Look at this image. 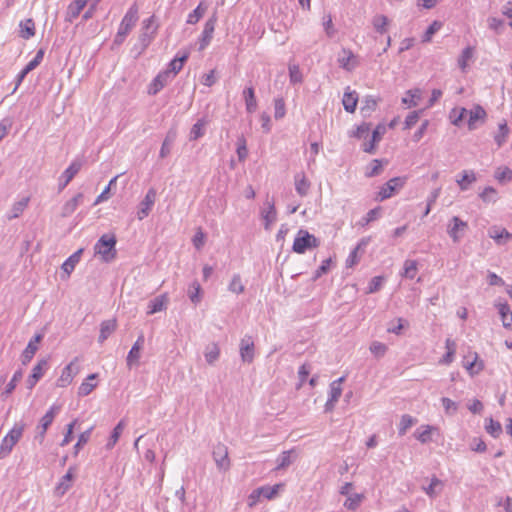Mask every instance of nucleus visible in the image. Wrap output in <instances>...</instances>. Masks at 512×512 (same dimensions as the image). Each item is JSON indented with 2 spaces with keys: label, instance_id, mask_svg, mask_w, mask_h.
I'll return each mask as SVG.
<instances>
[{
  "label": "nucleus",
  "instance_id": "nucleus-16",
  "mask_svg": "<svg viewBox=\"0 0 512 512\" xmlns=\"http://www.w3.org/2000/svg\"><path fill=\"white\" fill-rule=\"evenodd\" d=\"M80 161H73L59 178V190H63L81 169Z\"/></svg>",
  "mask_w": 512,
  "mask_h": 512
},
{
  "label": "nucleus",
  "instance_id": "nucleus-27",
  "mask_svg": "<svg viewBox=\"0 0 512 512\" xmlns=\"http://www.w3.org/2000/svg\"><path fill=\"white\" fill-rule=\"evenodd\" d=\"M243 98L246 105V110L248 113H254L257 109V100L255 97L254 88L247 87L243 90Z\"/></svg>",
  "mask_w": 512,
  "mask_h": 512
},
{
  "label": "nucleus",
  "instance_id": "nucleus-14",
  "mask_svg": "<svg viewBox=\"0 0 512 512\" xmlns=\"http://www.w3.org/2000/svg\"><path fill=\"white\" fill-rule=\"evenodd\" d=\"M41 334H36L27 344L26 348L22 352L21 362L23 365H27L34 357L38 350V343L42 340Z\"/></svg>",
  "mask_w": 512,
  "mask_h": 512
},
{
  "label": "nucleus",
  "instance_id": "nucleus-47",
  "mask_svg": "<svg viewBox=\"0 0 512 512\" xmlns=\"http://www.w3.org/2000/svg\"><path fill=\"white\" fill-rule=\"evenodd\" d=\"M364 499L363 494L355 493L347 497L346 501L344 502V506L351 511H355L360 506L361 502Z\"/></svg>",
  "mask_w": 512,
  "mask_h": 512
},
{
  "label": "nucleus",
  "instance_id": "nucleus-17",
  "mask_svg": "<svg viewBox=\"0 0 512 512\" xmlns=\"http://www.w3.org/2000/svg\"><path fill=\"white\" fill-rule=\"evenodd\" d=\"M240 356L243 362L251 363L254 359V342L251 337L245 336L240 343Z\"/></svg>",
  "mask_w": 512,
  "mask_h": 512
},
{
  "label": "nucleus",
  "instance_id": "nucleus-62",
  "mask_svg": "<svg viewBox=\"0 0 512 512\" xmlns=\"http://www.w3.org/2000/svg\"><path fill=\"white\" fill-rule=\"evenodd\" d=\"M274 117L275 119H282L286 114L285 101L283 98H276L274 100Z\"/></svg>",
  "mask_w": 512,
  "mask_h": 512
},
{
  "label": "nucleus",
  "instance_id": "nucleus-20",
  "mask_svg": "<svg viewBox=\"0 0 512 512\" xmlns=\"http://www.w3.org/2000/svg\"><path fill=\"white\" fill-rule=\"evenodd\" d=\"M89 0H74L71 2L67 8L66 12V21L72 23L87 5Z\"/></svg>",
  "mask_w": 512,
  "mask_h": 512
},
{
  "label": "nucleus",
  "instance_id": "nucleus-25",
  "mask_svg": "<svg viewBox=\"0 0 512 512\" xmlns=\"http://www.w3.org/2000/svg\"><path fill=\"white\" fill-rule=\"evenodd\" d=\"M167 301L168 299L166 295H160L153 298L149 301L147 314L152 315L164 310L166 308Z\"/></svg>",
  "mask_w": 512,
  "mask_h": 512
},
{
  "label": "nucleus",
  "instance_id": "nucleus-21",
  "mask_svg": "<svg viewBox=\"0 0 512 512\" xmlns=\"http://www.w3.org/2000/svg\"><path fill=\"white\" fill-rule=\"evenodd\" d=\"M171 79L172 78H170V72H160L151 83L149 87V94H157L161 89H163L167 85V83Z\"/></svg>",
  "mask_w": 512,
  "mask_h": 512
},
{
  "label": "nucleus",
  "instance_id": "nucleus-48",
  "mask_svg": "<svg viewBox=\"0 0 512 512\" xmlns=\"http://www.w3.org/2000/svg\"><path fill=\"white\" fill-rule=\"evenodd\" d=\"M416 423V419L408 414H404L401 417L399 427H398V433L400 436H403L406 434L407 430L411 428Z\"/></svg>",
  "mask_w": 512,
  "mask_h": 512
},
{
  "label": "nucleus",
  "instance_id": "nucleus-28",
  "mask_svg": "<svg viewBox=\"0 0 512 512\" xmlns=\"http://www.w3.org/2000/svg\"><path fill=\"white\" fill-rule=\"evenodd\" d=\"M310 189V182L304 175V173H298L295 175V190L301 196L304 197L308 194Z\"/></svg>",
  "mask_w": 512,
  "mask_h": 512
},
{
  "label": "nucleus",
  "instance_id": "nucleus-34",
  "mask_svg": "<svg viewBox=\"0 0 512 512\" xmlns=\"http://www.w3.org/2000/svg\"><path fill=\"white\" fill-rule=\"evenodd\" d=\"M205 360L208 364H214L220 356V348L216 343H210L205 347L204 351Z\"/></svg>",
  "mask_w": 512,
  "mask_h": 512
},
{
  "label": "nucleus",
  "instance_id": "nucleus-12",
  "mask_svg": "<svg viewBox=\"0 0 512 512\" xmlns=\"http://www.w3.org/2000/svg\"><path fill=\"white\" fill-rule=\"evenodd\" d=\"M48 368V361L46 359H42L38 361V363L32 369V373L28 377L26 383L28 389H33L36 383L42 378L44 372Z\"/></svg>",
  "mask_w": 512,
  "mask_h": 512
},
{
  "label": "nucleus",
  "instance_id": "nucleus-52",
  "mask_svg": "<svg viewBox=\"0 0 512 512\" xmlns=\"http://www.w3.org/2000/svg\"><path fill=\"white\" fill-rule=\"evenodd\" d=\"M383 170V164L381 160L374 159L367 167L365 176L368 178L378 176Z\"/></svg>",
  "mask_w": 512,
  "mask_h": 512
},
{
  "label": "nucleus",
  "instance_id": "nucleus-61",
  "mask_svg": "<svg viewBox=\"0 0 512 512\" xmlns=\"http://www.w3.org/2000/svg\"><path fill=\"white\" fill-rule=\"evenodd\" d=\"M373 26L378 33H385L388 24V18L384 15H377L373 18Z\"/></svg>",
  "mask_w": 512,
  "mask_h": 512
},
{
  "label": "nucleus",
  "instance_id": "nucleus-41",
  "mask_svg": "<svg viewBox=\"0 0 512 512\" xmlns=\"http://www.w3.org/2000/svg\"><path fill=\"white\" fill-rule=\"evenodd\" d=\"M344 380H345V378L342 376V377L338 378L337 380H334L330 384L329 399H331L332 401H336V402L339 400V398L342 394L341 384L343 383Z\"/></svg>",
  "mask_w": 512,
  "mask_h": 512
},
{
  "label": "nucleus",
  "instance_id": "nucleus-10",
  "mask_svg": "<svg viewBox=\"0 0 512 512\" xmlns=\"http://www.w3.org/2000/svg\"><path fill=\"white\" fill-rule=\"evenodd\" d=\"M264 204L265 207L261 210V217L264 220V228L269 230L271 225L277 219V211L273 199H269V197H267Z\"/></svg>",
  "mask_w": 512,
  "mask_h": 512
},
{
  "label": "nucleus",
  "instance_id": "nucleus-39",
  "mask_svg": "<svg viewBox=\"0 0 512 512\" xmlns=\"http://www.w3.org/2000/svg\"><path fill=\"white\" fill-rule=\"evenodd\" d=\"M82 252H83V249L77 250L69 258H67L65 260V262L62 264L63 271L66 272L68 275H70L72 273L76 264L80 261Z\"/></svg>",
  "mask_w": 512,
  "mask_h": 512
},
{
  "label": "nucleus",
  "instance_id": "nucleus-7",
  "mask_svg": "<svg viewBox=\"0 0 512 512\" xmlns=\"http://www.w3.org/2000/svg\"><path fill=\"white\" fill-rule=\"evenodd\" d=\"M156 195H157V193L154 188H150L147 191L144 199L139 203V206H138V211H137L138 220L141 221L149 215V213L152 210V207L155 204Z\"/></svg>",
  "mask_w": 512,
  "mask_h": 512
},
{
  "label": "nucleus",
  "instance_id": "nucleus-8",
  "mask_svg": "<svg viewBox=\"0 0 512 512\" xmlns=\"http://www.w3.org/2000/svg\"><path fill=\"white\" fill-rule=\"evenodd\" d=\"M217 23V13L214 12L212 16L206 21L204 29L199 41V50H204L211 42L213 33Z\"/></svg>",
  "mask_w": 512,
  "mask_h": 512
},
{
  "label": "nucleus",
  "instance_id": "nucleus-35",
  "mask_svg": "<svg viewBox=\"0 0 512 512\" xmlns=\"http://www.w3.org/2000/svg\"><path fill=\"white\" fill-rule=\"evenodd\" d=\"M421 98V90L410 89L406 92L405 96L402 98V103L406 105L408 108L415 107L418 105V101Z\"/></svg>",
  "mask_w": 512,
  "mask_h": 512
},
{
  "label": "nucleus",
  "instance_id": "nucleus-45",
  "mask_svg": "<svg viewBox=\"0 0 512 512\" xmlns=\"http://www.w3.org/2000/svg\"><path fill=\"white\" fill-rule=\"evenodd\" d=\"M473 56H474V48L471 46L466 47L462 51L461 55L458 58V66L460 67V69L462 71L466 70V68L468 66V62L473 58Z\"/></svg>",
  "mask_w": 512,
  "mask_h": 512
},
{
  "label": "nucleus",
  "instance_id": "nucleus-3",
  "mask_svg": "<svg viewBox=\"0 0 512 512\" xmlns=\"http://www.w3.org/2000/svg\"><path fill=\"white\" fill-rule=\"evenodd\" d=\"M319 245L320 241L318 238L307 230L300 229L294 239L292 250L297 254H304L307 250L317 248Z\"/></svg>",
  "mask_w": 512,
  "mask_h": 512
},
{
  "label": "nucleus",
  "instance_id": "nucleus-6",
  "mask_svg": "<svg viewBox=\"0 0 512 512\" xmlns=\"http://www.w3.org/2000/svg\"><path fill=\"white\" fill-rule=\"evenodd\" d=\"M213 459L216 463V466L221 471H227L230 468V460L228 457V448L222 444L218 443L213 448Z\"/></svg>",
  "mask_w": 512,
  "mask_h": 512
},
{
  "label": "nucleus",
  "instance_id": "nucleus-31",
  "mask_svg": "<svg viewBox=\"0 0 512 512\" xmlns=\"http://www.w3.org/2000/svg\"><path fill=\"white\" fill-rule=\"evenodd\" d=\"M152 22H153V17H150V18L144 20V22H143V31L141 32V34L139 36V41L142 44V50L146 49L149 46V44L153 38L154 31H152L151 33L148 31L150 28V24Z\"/></svg>",
  "mask_w": 512,
  "mask_h": 512
},
{
  "label": "nucleus",
  "instance_id": "nucleus-37",
  "mask_svg": "<svg viewBox=\"0 0 512 512\" xmlns=\"http://www.w3.org/2000/svg\"><path fill=\"white\" fill-rule=\"evenodd\" d=\"M97 377H98V374H96V373L88 375V377L79 386L78 395L79 396L89 395L97 385L96 383H92L91 381L95 380Z\"/></svg>",
  "mask_w": 512,
  "mask_h": 512
},
{
  "label": "nucleus",
  "instance_id": "nucleus-19",
  "mask_svg": "<svg viewBox=\"0 0 512 512\" xmlns=\"http://www.w3.org/2000/svg\"><path fill=\"white\" fill-rule=\"evenodd\" d=\"M488 236L492 238L497 245H504L507 241L512 239L510 232L496 225L489 228Z\"/></svg>",
  "mask_w": 512,
  "mask_h": 512
},
{
  "label": "nucleus",
  "instance_id": "nucleus-46",
  "mask_svg": "<svg viewBox=\"0 0 512 512\" xmlns=\"http://www.w3.org/2000/svg\"><path fill=\"white\" fill-rule=\"evenodd\" d=\"M23 377V371L22 369L17 370L14 375L12 376L11 380L6 385L5 390L2 392V397L6 398L9 394L13 392V390L16 388L17 383L22 379Z\"/></svg>",
  "mask_w": 512,
  "mask_h": 512
},
{
  "label": "nucleus",
  "instance_id": "nucleus-43",
  "mask_svg": "<svg viewBox=\"0 0 512 512\" xmlns=\"http://www.w3.org/2000/svg\"><path fill=\"white\" fill-rule=\"evenodd\" d=\"M207 10V5H204L203 2H200L199 5L189 13L187 17L188 24H196L205 14Z\"/></svg>",
  "mask_w": 512,
  "mask_h": 512
},
{
  "label": "nucleus",
  "instance_id": "nucleus-26",
  "mask_svg": "<svg viewBox=\"0 0 512 512\" xmlns=\"http://www.w3.org/2000/svg\"><path fill=\"white\" fill-rule=\"evenodd\" d=\"M208 124V120L206 118L199 119L190 129L189 140L195 141L205 134V129Z\"/></svg>",
  "mask_w": 512,
  "mask_h": 512
},
{
  "label": "nucleus",
  "instance_id": "nucleus-53",
  "mask_svg": "<svg viewBox=\"0 0 512 512\" xmlns=\"http://www.w3.org/2000/svg\"><path fill=\"white\" fill-rule=\"evenodd\" d=\"M28 202L29 198H23L22 200L14 203L11 208V215H9L8 218L11 220L19 217L28 205Z\"/></svg>",
  "mask_w": 512,
  "mask_h": 512
},
{
  "label": "nucleus",
  "instance_id": "nucleus-64",
  "mask_svg": "<svg viewBox=\"0 0 512 512\" xmlns=\"http://www.w3.org/2000/svg\"><path fill=\"white\" fill-rule=\"evenodd\" d=\"M495 178L499 182L510 181L512 179V170L507 167L499 168L495 173Z\"/></svg>",
  "mask_w": 512,
  "mask_h": 512
},
{
  "label": "nucleus",
  "instance_id": "nucleus-38",
  "mask_svg": "<svg viewBox=\"0 0 512 512\" xmlns=\"http://www.w3.org/2000/svg\"><path fill=\"white\" fill-rule=\"evenodd\" d=\"M353 59L354 54L351 50L342 49V53L339 55L338 62L343 69L351 71L355 67V64L352 63Z\"/></svg>",
  "mask_w": 512,
  "mask_h": 512
},
{
  "label": "nucleus",
  "instance_id": "nucleus-33",
  "mask_svg": "<svg viewBox=\"0 0 512 512\" xmlns=\"http://www.w3.org/2000/svg\"><path fill=\"white\" fill-rule=\"evenodd\" d=\"M498 311L505 328H512V311L507 303H499L497 305Z\"/></svg>",
  "mask_w": 512,
  "mask_h": 512
},
{
  "label": "nucleus",
  "instance_id": "nucleus-11",
  "mask_svg": "<svg viewBox=\"0 0 512 512\" xmlns=\"http://www.w3.org/2000/svg\"><path fill=\"white\" fill-rule=\"evenodd\" d=\"M468 128L475 130L478 127V122L484 123L486 119V111L480 105H475L472 109L468 110Z\"/></svg>",
  "mask_w": 512,
  "mask_h": 512
},
{
  "label": "nucleus",
  "instance_id": "nucleus-49",
  "mask_svg": "<svg viewBox=\"0 0 512 512\" xmlns=\"http://www.w3.org/2000/svg\"><path fill=\"white\" fill-rule=\"evenodd\" d=\"M473 360L471 362L467 361L464 366L467 369V371L470 373V375H474L479 373L481 370H483L484 365L482 361L478 362V354L473 353Z\"/></svg>",
  "mask_w": 512,
  "mask_h": 512
},
{
  "label": "nucleus",
  "instance_id": "nucleus-24",
  "mask_svg": "<svg viewBox=\"0 0 512 512\" xmlns=\"http://www.w3.org/2000/svg\"><path fill=\"white\" fill-rule=\"evenodd\" d=\"M350 88L348 87L347 90L344 93L342 103L344 106V109L347 112L353 113L356 109L357 102H358V95L355 91H350Z\"/></svg>",
  "mask_w": 512,
  "mask_h": 512
},
{
  "label": "nucleus",
  "instance_id": "nucleus-36",
  "mask_svg": "<svg viewBox=\"0 0 512 512\" xmlns=\"http://www.w3.org/2000/svg\"><path fill=\"white\" fill-rule=\"evenodd\" d=\"M82 199H83V194L82 193H78L72 199L67 201L63 205L62 216L63 217L70 216L77 209V207L80 204V202L82 201Z\"/></svg>",
  "mask_w": 512,
  "mask_h": 512
},
{
  "label": "nucleus",
  "instance_id": "nucleus-42",
  "mask_svg": "<svg viewBox=\"0 0 512 512\" xmlns=\"http://www.w3.org/2000/svg\"><path fill=\"white\" fill-rule=\"evenodd\" d=\"M124 428H125L124 420L119 421V423L114 427V429L110 435V438L106 444L107 449H112L115 446V444L119 440V437H120L122 431L124 430Z\"/></svg>",
  "mask_w": 512,
  "mask_h": 512
},
{
  "label": "nucleus",
  "instance_id": "nucleus-9",
  "mask_svg": "<svg viewBox=\"0 0 512 512\" xmlns=\"http://www.w3.org/2000/svg\"><path fill=\"white\" fill-rule=\"evenodd\" d=\"M467 227V222L461 220L457 216H453L447 226V233L452 238V240L457 243L462 237L460 232H463Z\"/></svg>",
  "mask_w": 512,
  "mask_h": 512
},
{
  "label": "nucleus",
  "instance_id": "nucleus-30",
  "mask_svg": "<svg viewBox=\"0 0 512 512\" xmlns=\"http://www.w3.org/2000/svg\"><path fill=\"white\" fill-rule=\"evenodd\" d=\"M189 57V53H184L181 57L176 56L168 65V69L164 72H170V78H173L183 67V64Z\"/></svg>",
  "mask_w": 512,
  "mask_h": 512
},
{
  "label": "nucleus",
  "instance_id": "nucleus-56",
  "mask_svg": "<svg viewBox=\"0 0 512 512\" xmlns=\"http://www.w3.org/2000/svg\"><path fill=\"white\" fill-rule=\"evenodd\" d=\"M485 429L488 434L492 437L497 438L502 432V426L498 421H494L492 418L488 420V423L485 426Z\"/></svg>",
  "mask_w": 512,
  "mask_h": 512
},
{
  "label": "nucleus",
  "instance_id": "nucleus-18",
  "mask_svg": "<svg viewBox=\"0 0 512 512\" xmlns=\"http://www.w3.org/2000/svg\"><path fill=\"white\" fill-rule=\"evenodd\" d=\"M144 340V335L141 334L130 349L126 358L127 366L129 368H131L133 365H138L140 359V351L143 347Z\"/></svg>",
  "mask_w": 512,
  "mask_h": 512
},
{
  "label": "nucleus",
  "instance_id": "nucleus-22",
  "mask_svg": "<svg viewBox=\"0 0 512 512\" xmlns=\"http://www.w3.org/2000/svg\"><path fill=\"white\" fill-rule=\"evenodd\" d=\"M75 471H76V467H74V466L69 467L68 471L61 478L59 484L56 487V491L58 494L63 495L70 489L72 481L74 479Z\"/></svg>",
  "mask_w": 512,
  "mask_h": 512
},
{
  "label": "nucleus",
  "instance_id": "nucleus-40",
  "mask_svg": "<svg viewBox=\"0 0 512 512\" xmlns=\"http://www.w3.org/2000/svg\"><path fill=\"white\" fill-rule=\"evenodd\" d=\"M175 139H176V131L170 130L167 133V135L162 143L161 149H160L159 156L161 158H165L170 154L171 146H172L173 142L175 141Z\"/></svg>",
  "mask_w": 512,
  "mask_h": 512
},
{
  "label": "nucleus",
  "instance_id": "nucleus-2",
  "mask_svg": "<svg viewBox=\"0 0 512 512\" xmlns=\"http://www.w3.org/2000/svg\"><path fill=\"white\" fill-rule=\"evenodd\" d=\"M25 424L20 421L14 424L12 429L2 439L0 444V459L6 458L13 450V447L22 438Z\"/></svg>",
  "mask_w": 512,
  "mask_h": 512
},
{
  "label": "nucleus",
  "instance_id": "nucleus-51",
  "mask_svg": "<svg viewBox=\"0 0 512 512\" xmlns=\"http://www.w3.org/2000/svg\"><path fill=\"white\" fill-rule=\"evenodd\" d=\"M509 134V128L506 122L500 123L498 127V132L494 137V140L498 147H501L505 142Z\"/></svg>",
  "mask_w": 512,
  "mask_h": 512
},
{
  "label": "nucleus",
  "instance_id": "nucleus-50",
  "mask_svg": "<svg viewBox=\"0 0 512 512\" xmlns=\"http://www.w3.org/2000/svg\"><path fill=\"white\" fill-rule=\"evenodd\" d=\"M188 297L193 304H198L201 301V286L197 281H194L188 289Z\"/></svg>",
  "mask_w": 512,
  "mask_h": 512
},
{
  "label": "nucleus",
  "instance_id": "nucleus-57",
  "mask_svg": "<svg viewBox=\"0 0 512 512\" xmlns=\"http://www.w3.org/2000/svg\"><path fill=\"white\" fill-rule=\"evenodd\" d=\"M237 156H238V159L239 161H244L247 156H248V149H247V144H246V139L245 137L242 135L238 138L237 140Z\"/></svg>",
  "mask_w": 512,
  "mask_h": 512
},
{
  "label": "nucleus",
  "instance_id": "nucleus-32",
  "mask_svg": "<svg viewBox=\"0 0 512 512\" xmlns=\"http://www.w3.org/2000/svg\"><path fill=\"white\" fill-rule=\"evenodd\" d=\"M20 37L23 39H30L35 35V23L33 19L28 18L20 22Z\"/></svg>",
  "mask_w": 512,
  "mask_h": 512
},
{
  "label": "nucleus",
  "instance_id": "nucleus-60",
  "mask_svg": "<svg viewBox=\"0 0 512 512\" xmlns=\"http://www.w3.org/2000/svg\"><path fill=\"white\" fill-rule=\"evenodd\" d=\"M441 26H442V24L439 21L432 22V24H430L429 27L427 28V30L425 31V33L422 37V42H424V43L430 42L433 35L437 31L440 30Z\"/></svg>",
  "mask_w": 512,
  "mask_h": 512
},
{
  "label": "nucleus",
  "instance_id": "nucleus-13",
  "mask_svg": "<svg viewBox=\"0 0 512 512\" xmlns=\"http://www.w3.org/2000/svg\"><path fill=\"white\" fill-rule=\"evenodd\" d=\"M78 360V358H75L72 362H70L68 365L64 367L62 370V373L57 380V385L60 387H66L69 385L74 376L78 373L79 369L77 366H75V362Z\"/></svg>",
  "mask_w": 512,
  "mask_h": 512
},
{
  "label": "nucleus",
  "instance_id": "nucleus-1",
  "mask_svg": "<svg viewBox=\"0 0 512 512\" xmlns=\"http://www.w3.org/2000/svg\"><path fill=\"white\" fill-rule=\"evenodd\" d=\"M117 239L114 234L102 235L94 246L95 254L99 255L104 262H111L115 259Z\"/></svg>",
  "mask_w": 512,
  "mask_h": 512
},
{
  "label": "nucleus",
  "instance_id": "nucleus-4",
  "mask_svg": "<svg viewBox=\"0 0 512 512\" xmlns=\"http://www.w3.org/2000/svg\"><path fill=\"white\" fill-rule=\"evenodd\" d=\"M406 181V176L391 178L380 188L377 195V199L383 201L392 197L397 191L404 187Z\"/></svg>",
  "mask_w": 512,
  "mask_h": 512
},
{
  "label": "nucleus",
  "instance_id": "nucleus-55",
  "mask_svg": "<svg viewBox=\"0 0 512 512\" xmlns=\"http://www.w3.org/2000/svg\"><path fill=\"white\" fill-rule=\"evenodd\" d=\"M479 197L485 203H494L497 200V191L495 188L488 186L479 194Z\"/></svg>",
  "mask_w": 512,
  "mask_h": 512
},
{
  "label": "nucleus",
  "instance_id": "nucleus-23",
  "mask_svg": "<svg viewBox=\"0 0 512 512\" xmlns=\"http://www.w3.org/2000/svg\"><path fill=\"white\" fill-rule=\"evenodd\" d=\"M117 327L116 319L105 320L100 324V334L98 341L103 343L115 330Z\"/></svg>",
  "mask_w": 512,
  "mask_h": 512
},
{
  "label": "nucleus",
  "instance_id": "nucleus-5",
  "mask_svg": "<svg viewBox=\"0 0 512 512\" xmlns=\"http://www.w3.org/2000/svg\"><path fill=\"white\" fill-rule=\"evenodd\" d=\"M137 21H138V8L134 4L128 9V11L124 15V17L119 25L118 38H121V40H124L125 37L132 30V28L135 26Z\"/></svg>",
  "mask_w": 512,
  "mask_h": 512
},
{
  "label": "nucleus",
  "instance_id": "nucleus-15",
  "mask_svg": "<svg viewBox=\"0 0 512 512\" xmlns=\"http://www.w3.org/2000/svg\"><path fill=\"white\" fill-rule=\"evenodd\" d=\"M59 410H60L59 406L53 405L46 412V414L41 418L40 425L38 427V429H40V431L38 432V436L41 438V440L44 439L47 429L52 424V422H53L56 414L59 412Z\"/></svg>",
  "mask_w": 512,
  "mask_h": 512
},
{
  "label": "nucleus",
  "instance_id": "nucleus-59",
  "mask_svg": "<svg viewBox=\"0 0 512 512\" xmlns=\"http://www.w3.org/2000/svg\"><path fill=\"white\" fill-rule=\"evenodd\" d=\"M229 291L232 293L240 294L244 292V285L242 284L239 274L233 275L231 282L228 286Z\"/></svg>",
  "mask_w": 512,
  "mask_h": 512
},
{
  "label": "nucleus",
  "instance_id": "nucleus-58",
  "mask_svg": "<svg viewBox=\"0 0 512 512\" xmlns=\"http://www.w3.org/2000/svg\"><path fill=\"white\" fill-rule=\"evenodd\" d=\"M417 273V263L414 260H406L404 262L403 276L409 279H414Z\"/></svg>",
  "mask_w": 512,
  "mask_h": 512
},
{
  "label": "nucleus",
  "instance_id": "nucleus-54",
  "mask_svg": "<svg viewBox=\"0 0 512 512\" xmlns=\"http://www.w3.org/2000/svg\"><path fill=\"white\" fill-rule=\"evenodd\" d=\"M292 452L293 451H291V450L284 451L278 456V458L276 460V462H277L276 470L285 469L292 464V459H291Z\"/></svg>",
  "mask_w": 512,
  "mask_h": 512
},
{
  "label": "nucleus",
  "instance_id": "nucleus-29",
  "mask_svg": "<svg viewBox=\"0 0 512 512\" xmlns=\"http://www.w3.org/2000/svg\"><path fill=\"white\" fill-rule=\"evenodd\" d=\"M477 180L476 174L472 170H464L461 174V178L456 180L460 190L466 191L469 186Z\"/></svg>",
  "mask_w": 512,
  "mask_h": 512
},
{
  "label": "nucleus",
  "instance_id": "nucleus-63",
  "mask_svg": "<svg viewBox=\"0 0 512 512\" xmlns=\"http://www.w3.org/2000/svg\"><path fill=\"white\" fill-rule=\"evenodd\" d=\"M92 430L93 427H90L79 435L78 441L74 446L75 454H78L79 450L89 441Z\"/></svg>",
  "mask_w": 512,
  "mask_h": 512
},
{
  "label": "nucleus",
  "instance_id": "nucleus-44",
  "mask_svg": "<svg viewBox=\"0 0 512 512\" xmlns=\"http://www.w3.org/2000/svg\"><path fill=\"white\" fill-rule=\"evenodd\" d=\"M434 430V427L426 425L418 428L415 432V437L422 444H426L431 441V433Z\"/></svg>",
  "mask_w": 512,
  "mask_h": 512
}]
</instances>
